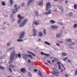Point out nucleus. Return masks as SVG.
Here are the masks:
<instances>
[{
  "instance_id": "1",
  "label": "nucleus",
  "mask_w": 77,
  "mask_h": 77,
  "mask_svg": "<svg viewBox=\"0 0 77 77\" xmlns=\"http://www.w3.org/2000/svg\"><path fill=\"white\" fill-rule=\"evenodd\" d=\"M15 55V51H14L12 52L11 53V57H10L11 58L9 60V63L11 64L13 62V59L14 58V57Z\"/></svg>"
},
{
  "instance_id": "2",
  "label": "nucleus",
  "mask_w": 77,
  "mask_h": 77,
  "mask_svg": "<svg viewBox=\"0 0 77 77\" xmlns=\"http://www.w3.org/2000/svg\"><path fill=\"white\" fill-rule=\"evenodd\" d=\"M28 21V19H25L24 20L21 22L20 24V27H23L25 24H26L27 22Z\"/></svg>"
},
{
  "instance_id": "3",
  "label": "nucleus",
  "mask_w": 77,
  "mask_h": 77,
  "mask_svg": "<svg viewBox=\"0 0 77 77\" xmlns=\"http://www.w3.org/2000/svg\"><path fill=\"white\" fill-rule=\"evenodd\" d=\"M53 71H54V73L52 72V73L55 76H58V73H57V70L56 69L54 68L53 69Z\"/></svg>"
},
{
  "instance_id": "4",
  "label": "nucleus",
  "mask_w": 77,
  "mask_h": 77,
  "mask_svg": "<svg viewBox=\"0 0 77 77\" xmlns=\"http://www.w3.org/2000/svg\"><path fill=\"white\" fill-rule=\"evenodd\" d=\"M51 8V5H50V3H47L46 5V11H48V9H50Z\"/></svg>"
},
{
  "instance_id": "5",
  "label": "nucleus",
  "mask_w": 77,
  "mask_h": 77,
  "mask_svg": "<svg viewBox=\"0 0 77 77\" xmlns=\"http://www.w3.org/2000/svg\"><path fill=\"white\" fill-rule=\"evenodd\" d=\"M36 29H35V27H33L32 29V33L33 36H36Z\"/></svg>"
},
{
  "instance_id": "6",
  "label": "nucleus",
  "mask_w": 77,
  "mask_h": 77,
  "mask_svg": "<svg viewBox=\"0 0 77 77\" xmlns=\"http://www.w3.org/2000/svg\"><path fill=\"white\" fill-rule=\"evenodd\" d=\"M25 32H22L20 33V36L19 37V39H22L24 36Z\"/></svg>"
},
{
  "instance_id": "7",
  "label": "nucleus",
  "mask_w": 77,
  "mask_h": 77,
  "mask_svg": "<svg viewBox=\"0 0 77 77\" xmlns=\"http://www.w3.org/2000/svg\"><path fill=\"white\" fill-rule=\"evenodd\" d=\"M51 27L52 29H58V26L53 25H51Z\"/></svg>"
},
{
  "instance_id": "8",
  "label": "nucleus",
  "mask_w": 77,
  "mask_h": 77,
  "mask_svg": "<svg viewBox=\"0 0 77 77\" xmlns=\"http://www.w3.org/2000/svg\"><path fill=\"white\" fill-rule=\"evenodd\" d=\"M51 14V10H49L48 11V12H46L44 13L45 15H49Z\"/></svg>"
},
{
  "instance_id": "9",
  "label": "nucleus",
  "mask_w": 77,
  "mask_h": 77,
  "mask_svg": "<svg viewBox=\"0 0 77 77\" xmlns=\"http://www.w3.org/2000/svg\"><path fill=\"white\" fill-rule=\"evenodd\" d=\"M20 72H21L22 73H24L26 72V69L24 68H22L20 70Z\"/></svg>"
},
{
  "instance_id": "10",
  "label": "nucleus",
  "mask_w": 77,
  "mask_h": 77,
  "mask_svg": "<svg viewBox=\"0 0 77 77\" xmlns=\"http://www.w3.org/2000/svg\"><path fill=\"white\" fill-rule=\"evenodd\" d=\"M18 18H19V19L21 21L24 20V17H21V16L20 15V14L18 15Z\"/></svg>"
},
{
  "instance_id": "11",
  "label": "nucleus",
  "mask_w": 77,
  "mask_h": 77,
  "mask_svg": "<svg viewBox=\"0 0 77 77\" xmlns=\"http://www.w3.org/2000/svg\"><path fill=\"white\" fill-rule=\"evenodd\" d=\"M32 2H33V0H29L27 3V6H29V5H30V3H31Z\"/></svg>"
},
{
  "instance_id": "12",
  "label": "nucleus",
  "mask_w": 77,
  "mask_h": 77,
  "mask_svg": "<svg viewBox=\"0 0 77 77\" xmlns=\"http://www.w3.org/2000/svg\"><path fill=\"white\" fill-rule=\"evenodd\" d=\"M43 35L45 36V35H47V31H46V29H44L43 30Z\"/></svg>"
},
{
  "instance_id": "13",
  "label": "nucleus",
  "mask_w": 77,
  "mask_h": 77,
  "mask_svg": "<svg viewBox=\"0 0 77 77\" xmlns=\"http://www.w3.org/2000/svg\"><path fill=\"white\" fill-rule=\"evenodd\" d=\"M61 36H62V34L61 33H57V34L56 35V38H59V37H60Z\"/></svg>"
},
{
  "instance_id": "14",
  "label": "nucleus",
  "mask_w": 77,
  "mask_h": 77,
  "mask_svg": "<svg viewBox=\"0 0 77 77\" xmlns=\"http://www.w3.org/2000/svg\"><path fill=\"white\" fill-rule=\"evenodd\" d=\"M17 11H18V9H17V8L14 9L12 11L13 14H15Z\"/></svg>"
},
{
  "instance_id": "15",
  "label": "nucleus",
  "mask_w": 77,
  "mask_h": 77,
  "mask_svg": "<svg viewBox=\"0 0 77 77\" xmlns=\"http://www.w3.org/2000/svg\"><path fill=\"white\" fill-rule=\"evenodd\" d=\"M28 53L29 54H32V55L33 56H36V55H35V54L34 53H33L30 51H28Z\"/></svg>"
},
{
  "instance_id": "16",
  "label": "nucleus",
  "mask_w": 77,
  "mask_h": 77,
  "mask_svg": "<svg viewBox=\"0 0 77 77\" xmlns=\"http://www.w3.org/2000/svg\"><path fill=\"white\" fill-rule=\"evenodd\" d=\"M59 9L61 10V11L62 12H63V7L62 6H61L59 7Z\"/></svg>"
},
{
  "instance_id": "17",
  "label": "nucleus",
  "mask_w": 77,
  "mask_h": 77,
  "mask_svg": "<svg viewBox=\"0 0 77 77\" xmlns=\"http://www.w3.org/2000/svg\"><path fill=\"white\" fill-rule=\"evenodd\" d=\"M23 58L24 59H27L28 58V55H27V54H25L23 57Z\"/></svg>"
},
{
  "instance_id": "18",
  "label": "nucleus",
  "mask_w": 77,
  "mask_h": 77,
  "mask_svg": "<svg viewBox=\"0 0 77 77\" xmlns=\"http://www.w3.org/2000/svg\"><path fill=\"white\" fill-rule=\"evenodd\" d=\"M50 23H51V24H54V23H55V21L54 20H51L50 21Z\"/></svg>"
},
{
  "instance_id": "19",
  "label": "nucleus",
  "mask_w": 77,
  "mask_h": 77,
  "mask_svg": "<svg viewBox=\"0 0 77 77\" xmlns=\"http://www.w3.org/2000/svg\"><path fill=\"white\" fill-rule=\"evenodd\" d=\"M38 36H39L42 37V36H43V34H42V33L41 32H39L38 33Z\"/></svg>"
},
{
  "instance_id": "20",
  "label": "nucleus",
  "mask_w": 77,
  "mask_h": 77,
  "mask_svg": "<svg viewBox=\"0 0 77 77\" xmlns=\"http://www.w3.org/2000/svg\"><path fill=\"white\" fill-rule=\"evenodd\" d=\"M2 6H5L6 5V3L5 2V1H2Z\"/></svg>"
},
{
  "instance_id": "21",
  "label": "nucleus",
  "mask_w": 77,
  "mask_h": 77,
  "mask_svg": "<svg viewBox=\"0 0 77 77\" xmlns=\"http://www.w3.org/2000/svg\"><path fill=\"white\" fill-rule=\"evenodd\" d=\"M33 23L35 25H38V24H39L36 21H34Z\"/></svg>"
},
{
  "instance_id": "22",
  "label": "nucleus",
  "mask_w": 77,
  "mask_h": 77,
  "mask_svg": "<svg viewBox=\"0 0 77 77\" xmlns=\"http://www.w3.org/2000/svg\"><path fill=\"white\" fill-rule=\"evenodd\" d=\"M42 5H43V2L42 1L39 2V6H42Z\"/></svg>"
},
{
  "instance_id": "23",
  "label": "nucleus",
  "mask_w": 77,
  "mask_h": 77,
  "mask_svg": "<svg viewBox=\"0 0 77 77\" xmlns=\"http://www.w3.org/2000/svg\"><path fill=\"white\" fill-rule=\"evenodd\" d=\"M35 13L36 15V16H38L39 15V14L38 13V11H35Z\"/></svg>"
},
{
  "instance_id": "24",
  "label": "nucleus",
  "mask_w": 77,
  "mask_h": 77,
  "mask_svg": "<svg viewBox=\"0 0 77 77\" xmlns=\"http://www.w3.org/2000/svg\"><path fill=\"white\" fill-rule=\"evenodd\" d=\"M45 44L48 45H50V43H48V42H45Z\"/></svg>"
},
{
  "instance_id": "25",
  "label": "nucleus",
  "mask_w": 77,
  "mask_h": 77,
  "mask_svg": "<svg viewBox=\"0 0 77 77\" xmlns=\"http://www.w3.org/2000/svg\"><path fill=\"white\" fill-rule=\"evenodd\" d=\"M13 2H14V0H10L11 5H12V4H13Z\"/></svg>"
},
{
  "instance_id": "26",
  "label": "nucleus",
  "mask_w": 77,
  "mask_h": 77,
  "mask_svg": "<svg viewBox=\"0 0 77 77\" xmlns=\"http://www.w3.org/2000/svg\"><path fill=\"white\" fill-rule=\"evenodd\" d=\"M73 28H76L77 27V24L76 23H75L73 26Z\"/></svg>"
},
{
  "instance_id": "27",
  "label": "nucleus",
  "mask_w": 77,
  "mask_h": 77,
  "mask_svg": "<svg viewBox=\"0 0 77 77\" xmlns=\"http://www.w3.org/2000/svg\"><path fill=\"white\" fill-rule=\"evenodd\" d=\"M38 72L39 73V75H40V76H41V77H43V76L41 73V71L40 70H38Z\"/></svg>"
},
{
  "instance_id": "28",
  "label": "nucleus",
  "mask_w": 77,
  "mask_h": 77,
  "mask_svg": "<svg viewBox=\"0 0 77 77\" xmlns=\"http://www.w3.org/2000/svg\"><path fill=\"white\" fill-rule=\"evenodd\" d=\"M54 60L55 62H58V61H59L58 59L56 58H54Z\"/></svg>"
},
{
  "instance_id": "29",
  "label": "nucleus",
  "mask_w": 77,
  "mask_h": 77,
  "mask_svg": "<svg viewBox=\"0 0 77 77\" xmlns=\"http://www.w3.org/2000/svg\"><path fill=\"white\" fill-rule=\"evenodd\" d=\"M28 57H30V59H33V57H32V55L30 54H28Z\"/></svg>"
},
{
  "instance_id": "30",
  "label": "nucleus",
  "mask_w": 77,
  "mask_h": 77,
  "mask_svg": "<svg viewBox=\"0 0 77 77\" xmlns=\"http://www.w3.org/2000/svg\"><path fill=\"white\" fill-rule=\"evenodd\" d=\"M10 67L11 68H12V67L13 68H14V67H15V65H12V64H10L9 65Z\"/></svg>"
},
{
  "instance_id": "31",
  "label": "nucleus",
  "mask_w": 77,
  "mask_h": 77,
  "mask_svg": "<svg viewBox=\"0 0 77 77\" xmlns=\"http://www.w3.org/2000/svg\"><path fill=\"white\" fill-rule=\"evenodd\" d=\"M66 41H67V42H71V39H67V40H66Z\"/></svg>"
},
{
  "instance_id": "32",
  "label": "nucleus",
  "mask_w": 77,
  "mask_h": 77,
  "mask_svg": "<svg viewBox=\"0 0 77 77\" xmlns=\"http://www.w3.org/2000/svg\"><path fill=\"white\" fill-rule=\"evenodd\" d=\"M0 69H5V68L2 66H0Z\"/></svg>"
},
{
  "instance_id": "33",
  "label": "nucleus",
  "mask_w": 77,
  "mask_h": 77,
  "mask_svg": "<svg viewBox=\"0 0 77 77\" xmlns=\"http://www.w3.org/2000/svg\"><path fill=\"white\" fill-rule=\"evenodd\" d=\"M62 56H66V54L65 52H63L62 53Z\"/></svg>"
},
{
  "instance_id": "34",
  "label": "nucleus",
  "mask_w": 77,
  "mask_h": 77,
  "mask_svg": "<svg viewBox=\"0 0 77 77\" xmlns=\"http://www.w3.org/2000/svg\"><path fill=\"white\" fill-rule=\"evenodd\" d=\"M67 62L69 63H70L71 62V60H69V59H68L67 60Z\"/></svg>"
},
{
  "instance_id": "35",
  "label": "nucleus",
  "mask_w": 77,
  "mask_h": 77,
  "mask_svg": "<svg viewBox=\"0 0 77 77\" xmlns=\"http://www.w3.org/2000/svg\"><path fill=\"white\" fill-rule=\"evenodd\" d=\"M72 14H73L72 13L70 12V13H69V16H72Z\"/></svg>"
},
{
  "instance_id": "36",
  "label": "nucleus",
  "mask_w": 77,
  "mask_h": 77,
  "mask_svg": "<svg viewBox=\"0 0 77 77\" xmlns=\"http://www.w3.org/2000/svg\"><path fill=\"white\" fill-rule=\"evenodd\" d=\"M18 42H21V41H23V40L21 39H19L17 40Z\"/></svg>"
},
{
  "instance_id": "37",
  "label": "nucleus",
  "mask_w": 77,
  "mask_h": 77,
  "mask_svg": "<svg viewBox=\"0 0 77 77\" xmlns=\"http://www.w3.org/2000/svg\"><path fill=\"white\" fill-rule=\"evenodd\" d=\"M58 69H61V67L60 66V64H58Z\"/></svg>"
},
{
  "instance_id": "38",
  "label": "nucleus",
  "mask_w": 77,
  "mask_h": 77,
  "mask_svg": "<svg viewBox=\"0 0 77 77\" xmlns=\"http://www.w3.org/2000/svg\"><path fill=\"white\" fill-rule=\"evenodd\" d=\"M24 5H25V4H24V3H22L21 4V6H22V7H23V6H24Z\"/></svg>"
},
{
  "instance_id": "39",
  "label": "nucleus",
  "mask_w": 77,
  "mask_h": 77,
  "mask_svg": "<svg viewBox=\"0 0 77 77\" xmlns=\"http://www.w3.org/2000/svg\"><path fill=\"white\" fill-rule=\"evenodd\" d=\"M11 42H10V43H7V46H9V45H11Z\"/></svg>"
},
{
  "instance_id": "40",
  "label": "nucleus",
  "mask_w": 77,
  "mask_h": 77,
  "mask_svg": "<svg viewBox=\"0 0 77 77\" xmlns=\"http://www.w3.org/2000/svg\"><path fill=\"white\" fill-rule=\"evenodd\" d=\"M29 65H33V63L31 61L29 63Z\"/></svg>"
},
{
  "instance_id": "41",
  "label": "nucleus",
  "mask_w": 77,
  "mask_h": 77,
  "mask_svg": "<svg viewBox=\"0 0 77 77\" xmlns=\"http://www.w3.org/2000/svg\"><path fill=\"white\" fill-rule=\"evenodd\" d=\"M77 7V5L75 4L74 5V8L75 9H76V8Z\"/></svg>"
},
{
  "instance_id": "42",
  "label": "nucleus",
  "mask_w": 77,
  "mask_h": 77,
  "mask_svg": "<svg viewBox=\"0 0 77 77\" xmlns=\"http://www.w3.org/2000/svg\"><path fill=\"white\" fill-rule=\"evenodd\" d=\"M75 75H77V69L75 72Z\"/></svg>"
},
{
  "instance_id": "43",
  "label": "nucleus",
  "mask_w": 77,
  "mask_h": 77,
  "mask_svg": "<svg viewBox=\"0 0 77 77\" xmlns=\"http://www.w3.org/2000/svg\"><path fill=\"white\" fill-rule=\"evenodd\" d=\"M17 55L18 57H20L21 56V54H18Z\"/></svg>"
},
{
  "instance_id": "44",
  "label": "nucleus",
  "mask_w": 77,
  "mask_h": 77,
  "mask_svg": "<svg viewBox=\"0 0 77 77\" xmlns=\"http://www.w3.org/2000/svg\"><path fill=\"white\" fill-rule=\"evenodd\" d=\"M18 6V5H17V4H15L14 5V7L15 8H17V7Z\"/></svg>"
},
{
  "instance_id": "45",
  "label": "nucleus",
  "mask_w": 77,
  "mask_h": 77,
  "mask_svg": "<svg viewBox=\"0 0 77 77\" xmlns=\"http://www.w3.org/2000/svg\"><path fill=\"white\" fill-rule=\"evenodd\" d=\"M21 20H20V19H19L18 20V21H17V23H20V22H21Z\"/></svg>"
},
{
  "instance_id": "46",
  "label": "nucleus",
  "mask_w": 77,
  "mask_h": 77,
  "mask_svg": "<svg viewBox=\"0 0 77 77\" xmlns=\"http://www.w3.org/2000/svg\"><path fill=\"white\" fill-rule=\"evenodd\" d=\"M45 53H44L43 52H41V54H42V55H45Z\"/></svg>"
},
{
  "instance_id": "47",
  "label": "nucleus",
  "mask_w": 77,
  "mask_h": 77,
  "mask_svg": "<svg viewBox=\"0 0 77 77\" xmlns=\"http://www.w3.org/2000/svg\"><path fill=\"white\" fill-rule=\"evenodd\" d=\"M45 56H50V54H45Z\"/></svg>"
},
{
  "instance_id": "48",
  "label": "nucleus",
  "mask_w": 77,
  "mask_h": 77,
  "mask_svg": "<svg viewBox=\"0 0 77 77\" xmlns=\"http://www.w3.org/2000/svg\"><path fill=\"white\" fill-rule=\"evenodd\" d=\"M58 42H60V44H62L63 43V42L62 41H58Z\"/></svg>"
},
{
  "instance_id": "49",
  "label": "nucleus",
  "mask_w": 77,
  "mask_h": 77,
  "mask_svg": "<svg viewBox=\"0 0 77 77\" xmlns=\"http://www.w3.org/2000/svg\"><path fill=\"white\" fill-rule=\"evenodd\" d=\"M9 70L10 71H11V72H13L12 70V69H11V68H9Z\"/></svg>"
},
{
  "instance_id": "50",
  "label": "nucleus",
  "mask_w": 77,
  "mask_h": 77,
  "mask_svg": "<svg viewBox=\"0 0 77 77\" xmlns=\"http://www.w3.org/2000/svg\"><path fill=\"white\" fill-rule=\"evenodd\" d=\"M30 62H31L30 61V59H28V63H30Z\"/></svg>"
},
{
  "instance_id": "51",
  "label": "nucleus",
  "mask_w": 77,
  "mask_h": 77,
  "mask_svg": "<svg viewBox=\"0 0 77 77\" xmlns=\"http://www.w3.org/2000/svg\"><path fill=\"white\" fill-rule=\"evenodd\" d=\"M20 8H21V7H20V6H18L17 8H16V9H17L18 10V9H20Z\"/></svg>"
},
{
  "instance_id": "52",
  "label": "nucleus",
  "mask_w": 77,
  "mask_h": 77,
  "mask_svg": "<svg viewBox=\"0 0 77 77\" xmlns=\"http://www.w3.org/2000/svg\"><path fill=\"white\" fill-rule=\"evenodd\" d=\"M13 50V48H11L9 49V50Z\"/></svg>"
},
{
  "instance_id": "53",
  "label": "nucleus",
  "mask_w": 77,
  "mask_h": 77,
  "mask_svg": "<svg viewBox=\"0 0 77 77\" xmlns=\"http://www.w3.org/2000/svg\"><path fill=\"white\" fill-rule=\"evenodd\" d=\"M34 72H36V71H38V70H37V69H34Z\"/></svg>"
},
{
  "instance_id": "54",
  "label": "nucleus",
  "mask_w": 77,
  "mask_h": 77,
  "mask_svg": "<svg viewBox=\"0 0 77 77\" xmlns=\"http://www.w3.org/2000/svg\"><path fill=\"white\" fill-rule=\"evenodd\" d=\"M56 45H57V46H60V45L59 44V43H57L56 44Z\"/></svg>"
},
{
  "instance_id": "55",
  "label": "nucleus",
  "mask_w": 77,
  "mask_h": 77,
  "mask_svg": "<svg viewBox=\"0 0 77 77\" xmlns=\"http://www.w3.org/2000/svg\"><path fill=\"white\" fill-rule=\"evenodd\" d=\"M65 76H66V77H69V76L67 74H65Z\"/></svg>"
},
{
  "instance_id": "56",
  "label": "nucleus",
  "mask_w": 77,
  "mask_h": 77,
  "mask_svg": "<svg viewBox=\"0 0 77 77\" xmlns=\"http://www.w3.org/2000/svg\"><path fill=\"white\" fill-rule=\"evenodd\" d=\"M65 3H66V4L68 3V1L67 0H66L65 2Z\"/></svg>"
},
{
  "instance_id": "57",
  "label": "nucleus",
  "mask_w": 77,
  "mask_h": 77,
  "mask_svg": "<svg viewBox=\"0 0 77 77\" xmlns=\"http://www.w3.org/2000/svg\"><path fill=\"white\" fill-rule=\"evenodd\" d=\"M68 59L67 57H66L65 58L63 59V60H66V59Z\"/></svg>"
},
{
  "instance_id": "58",
  "label": "nucleus",
  "mask_w": 77,
  "mask_h": 77,
  "mask_svg": "<svg viewBox=\"0 0 77 77\" xmlns=\"http://www.w3.org/2000/svg\"><path fill=\"white\" fill-rule=\"evenodd\" d=\"M60 62H57V64H58V65H59V64H60Z\"/></svg>"
},
{
  "instance_id": "59",
  "label": "nucleus",
  "mask_w": 77,
  "mask_h": 77,
  "mask_svg": "<svg viewBox=\"0 0 77 77\" xmlns=\"http://www.w3.org/2000/svg\"><path fill=\"white\" fill-rule=\"evenodd\" d=\"M17 55H15V57H16V59H17L18 58V57Z\"/></svg>"
},
{
  "instance_id": "60",
  "label": "nucleus",
  "mask_w": 77,
  "mask_h": 77,
  "mask_svg": "<svg viewBox=\"0 0 77 77\" xmlns=\"http://www.w3.org/2000/svg\"><path fill=\"white\" fill-rule=\"evenodd\" d=\"M47 62H48L49 63H50V62H51L50 61H49L48 60H47Z\"/></svg>"
},
{
  "instance_id": "61",
  "label": "nucleus",
  "mask_w": 77,
  "mask_h": 77,
  "mask_svg": "<svg viewBox=\"0 0 77 77\" xmlns=\"http://www.w3.org/2000/svg\"><path fill=\"white\" fill-rule=\"evenodd\" d=\"M72 45H75V43L74 42H72Z\"/></svg>"
},
{
  "instance_id": "62",
  "label": "nucleus",
  "mask_w": 77,
  "mask_h": 77,
  "mask_svg": "<svg viewBox=\"0 0 77 77\" xmlns=\"http://www.w3.org/2000/svg\"><path fill=\"white\" fill-rule=\"evenodd\" d=\"M45 63V64L46 65H48V63Z\"/></svg>"
},
{
  "instance_id": "63",
  "label": "nucleus",
  "mask_w": 77,
  "mask_h": 77,
  "mask_svg": "<svg viewBox=\"0 0 77 77\" xmlns=\"http://www.w3.org/2000/svg\"><path fill=\"white\" fill-rule=\"evenodd\" d=\"M61 65L62 66H63V67H64V66H63V64L61 63Z\"/></svg>"
},
{
  "instance_id": "64",
  "label": "nucleus",
  "mask_w": 77,
  "mask_h": 77,
  "mask_svg": "<svg viewBox=\"0 0 77 77\" xmlns=\"http://www.w3.org/2000/svg\"><path fill=\"white\" fill-rule=\"evenodd\" d=\"M7 77H12V76H8Z\"/></svg>"
}]
</instances>
